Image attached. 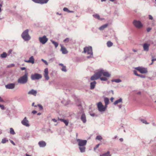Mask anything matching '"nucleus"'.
<instances>
[{"mask_svg": "<svg viewBox=\"0 0 156 156\" xmlns=\"http://www.w3.org/2000/svg\"><path fill=\"white\" fill-rule=\"evenodd\" d=\"M14 66H15V65L14 64H11L8 65L7 66V67H8V68Z\"/></svg>", "mask_w": 156, "mask_h": 156, "instance_id": "nucleus-40", "label": "nucleus"}, {"mask_svg": "<svg viewBox=\"0 0 156 156\" xmlns=\"http://www.w3.org/2000/svg\"><path fill=\"white\" fill-rule=\"evenodd\" d=\"M10 142L14 145H15V143L14 142L11 140H10Z\"/></svg>", "mask_w": 156, "mask_h": 156, "instance_id": "nucleus-50", "label": "nucleus"}, {"mask_svg": "<svg viewBox=\"0 0 156 156\" xmlns=\"http://www.w3.org/2000/svg\"><path fill=\"white\" fill-rule=\"evenodd\" d=\"M113 45V43L112 42H111L110 41H108L107 42V46L108 47H110L111 46H112Z\"/></svg>", "mask_w": 156, "mask_h": 156, "instance_id": "nucleus-31", "label": "nucleus"}, {"mask_svg": "<svg viewBox=\"0 0 156 156\" xmlns=\"http://www.w3.org/2000/svg\"><path fill=\"white\" fill-rule=\"evenodd\" d=\"M119 108H121L122 107V105H119Z\"/></svg>", "mask_w": 156, "mask_h": 156, "instance_id": "nucleus-62", "label": "nucleus"}, {"mask_svg": "<svg viewBox=\"0 0 156 156\" xmlns=\"http://www.w3.org/2000/svg\"><path fill=\"white\" fill-rule=\"evenodd\" d=\"M58 120L63 122L66 126H67L69 123V121L68 120H65L62 119H58Z\"/></svg>", "mask_w": 156, "mask_h": 156, "instance_id": "nucleus-23", "label": "nucleus"}, {"mask_svg": "<svg viewBox=\"0 0 156 156\" xmlns=\"http://www.w3.org/2000/svg\"><path fill=\"white\" fill-rule=\"evenodd\" d=\"M122 99L121 98H120L118 100H116L114 103V105H116L118 103H120L122 102Z\"/></svg>", "mask_w": 156, "mask_h": 156, "instance_id": "nucleus-28", "label": "nucleus"}, {"mask_svg": "<svg viewBox=\"0 0 156 156\" xmlns=\"http://www.w3.org/2000/svg\"><path fill=\"white\" fill-rule=\"evenodd\" d=\"M21 123L24 126L26 127H29L30 125L29 124V122L27 119L26 117H25L21 121Z\"/></svg>", "mask_w": 156, "mask_h": 156, "instance_id": "nucleus-12", "label": "nucleus"}, {"mask_svg": "<svg viewBox=\"0 0 156 156\" xmlns=\"http://www.w3.org/2000/svg\"><path fill=\"white\" fill-rule=\"evenodd\" d=\"M90 115L92 116H94L95 115V114L94 113H91L90 114Z\"/></svg>", "mask_w": 156, "mask_h": 156, "instance_id": "nucleus-56", "label": "nucleus"}, {"mask_svg": "<svg viewBox=\"0 0 156 156\" xmlns=\"http://www.w3.org/2000/svg\"><path fill=\"white\" fill-rule=\"evenodd\" d=\"M29 31V30L26 29L22 34L21 37L25 41H29L31 39V37L28 33Z\"/></svg>", "mask_w": 156, "mask_h": 156, "instance_id": "nucleus-3", "label": "nucleus"}, {"mask_svg": "<svg viewBox=\"0 0 156 156\" xmlns=\"http://www.w3.org/2000/svg\"><path fill=\"white\" fill-rule=\"evenodd\" d=\"M42 77V76L41 74L36 73L34 74H32L31 76V78L32 80H34L40 79Z\"/></svg>", "mask_w": 156, "mask_h": 156, "instance_id": "nucleus-8", "label": "nucleus"}, {"mask_svg": "<svg viewBox=\"0 0 156 156\" xmlns=\"http://www.w3.org/2000/svg\"><path fill=\"white\" fill-rule=\"evenodd\" d=\"M48 71L47 68L45 69L44 70V76L45 79L47 80H48L49 79V77L48 75Z\"/></svg>", "mask_w": 156, "mask_h": 156, "instance_id": "nucleus-15", "label": "nucleus"}, {"mask_svg": "<svg viewBox=\"0 0 156 156\" xmlns=\"http://www.w3.org/2000/svg\"><path fill=\"white\" fill-rule=\"evenodd\" d=\"M37 105L39 107V108L40 109H41V110L43 109V107L40 104H38V105Z\"/></svg>", "mask_w": 156, "mask_h": 156, "instance_id": "nucleus-43", "label": "nucleus"}, {"mask_svg": "<svg viewBox=\"0 0 156 156\" xmlns=\"http://www.w3.org/2000/svg\"><path fill=\"white\" fill-rule=\"evenodd\" d=\"M28 74L26 72L24 75L20 77L17 80V83H19L24 84L26 83L28 81Z\"/></svg>", "mask_w": 156, "mask_h": 156, "instance_id": "nucleus-2", "label": "nucleus"}, {"mask_svg": "<svg viewBox=\"0 0 156 156\" xmlns=\"http://www.w3.org/2000/svg\"><path fill=\"white\" fill-rule=\"evenodd\" d=\"M61 51H62V53L64 54H67L68 52V51H67L66 48L62 46L61 48Z\"/></svg>", "mask_w": 156, "mask_h": 156, "instance_id": "nucleus-21", "label": "nucleus"}, {"mask_svg": "<svg viewBox=\"0 0 156 156\" xmlns=\"http://www.w3.org/2000/svg\"><path fill=\"white\" fill-rule=\"evenodd\" d=\"M138 76L140 77L141 78H144L145 77V76H144L142 75L139 74L138 75Z\"/></svg>", "mask_w": 156, "mask_h": 156, "instance_id": "nucleus-45", "label": "nucleus"}, {"mask_svg": "<svg viewBox=\"0 0 156 156\" xmlns=\"http://www.w3.org/2000/svg\"><path fill=\"white\" fill-rule=\"evenodd\" d=\"M7 54L5 52H3L2 54H1V56L2 58H4L6 57Z\"/></svg>", "mask_w": 156, "mask_h": 156, "instance_id": "nucleus-35", "label": "nucleus"}, {"mask_svg": "<svg viewBox=\"0 0 156 156\" xmlns=\"http://www.w3.org/2000/svg\"><path fill=\"white\" fill-rule=\"evenodd\" d=\"M52 120L54 122H57V120L55 119H52Z\"/></svg>", "mask_w": 156, "mask_h": 156, "instance_id": "nucleus-53", "label": "nucleus"}, {"mask_svg": "<svg viewBox=\"0 0 156 156\" xmlns=\"http://www.w3.org/2000/svg\"><path fill=\"white\" fill-rule=\"evenodd\" d=\"M112 82H115L117 83H120L122 82L121 80L119 79H113L112 80Z\"/></svg>", "mask_w": 156, "mask_h": 156, "instance_id": "nucleus-26", "label": "nucleus"}, {"mask_svg": "<svg viewBox=\"0 0 156 156\" xmlns=\"http://www.w3.org/2000/svg\"><path fill=\"white\" fill-rule=\"evenodd\" d=\"M34 2L41 4L47 3L49 0H32Z\"/></svg>", "mask_w": 156, "mask_h": 156, "instance_id": "nucleus-13", "label": "nucleus"}, {"mask_svg": "<svg viewBox=\"0 0 156 156\" xmlns=\"http://www.w3.org/2000/svg\"><path fill=\"white\" fill-rule=\"evenodd\" d=\"M100 77L101 76L99 70H98L97 72L95 73L94 75L91 77L90 80H97L100 78Z\"/></svg>", "mask_w": 156, "mask_h": 156, "instance_id": "nucleus-11", "label": "nucleus"}, {"mask_svg": "<svg viewBox=\"0 0 156 156\" xmlns=\"http://www.w3.org/2000/svg\"><path fill=\"white\" fill-rule=\"evenodd\" d=\"M140 121L143 123L146 124H148L149 123V122H147V121L144 119H140Z\"/></svg>", "mask_w": 156, "mask_h": 156, "instance_id": "nucleus-32", "label": "nucleus"}, {"mask_svg": "<svg viewBox=\"0 0 156 156\" xmlns=\"http://www.w3.org/2000/svg\"><path fill=\"white\" fill-rule=\"evenodd\" d=\"M119 140L121 142H122L123 141V139L122 138H120L119 139Z\"/></svg>", "mask_w": 156, "mask_h": 156, "instance_id": "nucleus-60", "label": "nucleus"}, {"mask_svg": "<svg viewBox=\"0 0 156 156\" xmlns=\"http://www.w3.org/2000/svg\"><path fill=\"white\" fill-rule=\"evenodd\" d=\"M133 73H134V74L135 75H136V76H138V75L139 74L137 73V72H136V70H134L133 71Z\"/></svg>", "mask_w": 156, "mask_h": 156, "instance_id": "nucleus-47", "label": "nucleus"}, {"mask_svg": "<svg viewBox=\"0 0 156 156\" xmlns=\"http://www.w3.org/2000/svg\"><path fill=\"white\" fill-rule=\"evenodd\" d=\"M48 40V39L47 38L46 36L45 35L42 37H39V40L40 42L42 44H45Z\"/></svg>", "mask_w": 156, "mask_h": 156, "instance_id": "nucleus-9", "label": "nucleus"}, {"mask_svg": "<svg viewBox=\"0 0 156 156\" xmlns=\"http://www.w3.org/2000/svg\"><path fill=\"white\" fill-rule=\"evenodd\" d=\"M63 10L64 11L67 12H68V11H69L68 9L66 7L64 8Z\"/></svg>", "mask_w": 156, "mask_h": 156, "instance_id": "nucleus-42", "label": "nucleus"}, {"mask_svg": "<svg viewBox=\"0 0 156 156\" xmlns=\"http://www.w3.org/2000/svg\"><path fill=\"white\" fill-rule=\"evenodd\" d=\"M100 156H111V155L110 154V152L108 151L106 153L100 155Z\"/></svg>", "mask_w": 156, "mask_h": 156, "instance_id": "nucleus-25", "label": "nucleus"}, {"mask_svg": "<svg viewBox=\"0 0 156 156\" xmlns=\"http://www.w3.org/2000/svg\"><path fill=\"white\" fill-rule=\"evenodd\" d=\"M69 41V38H66L64 41V42H68Z\"/></svg>", "mask_w": 156, "mask_h": 156, "instance_id": "nucleus-49", "label": "nucleus"}, {"mask_svg": "<svg viewBox=\"0 0 156 156\" xmlns=\"http://www.w3.org/2000/svg\"><path fill=\"white\" fill-rule=\"evenodd\" d=\"M96 84V82L95 81L91 82L90 83V89L92 90L94 89Z\"/></svg>", "mask_w": 156, "mask_h": 156, "instance_id": "nucleus-20", "label": "nucleus"}, {"mask_svg": "<svg viewBox=\"0 0 156 156\" xmlns=\"http://www.w3.org/2000/svg\"><path fill=\"white\" fill-rule=\"evenodd\" d=\"M37 94V91L33 89H31L28 92V94L32 95L34 96H36V95Z\"/></svg>", "mask_w": 156, "mask_h": 156, "instance_id": "nucleus-16", "label": "nucleus"}, {"mask_svg": "<svg viewBox=\"0 0 156 156\" xmlns=\"http://www.w3.org/2000/svg\"><path fill=\"white\" fill-rule=\"evenodd\" d=\"M83 52L85 53H87L88 55H90V56H87V58L93 57V53L91 47H85L84 48Z\"/></svg>", "mask_w": 156, "mask_h": 156, "instance_id": "nucleus-4", "label": "nucleus"}, {"mask_svg": "<svg viewBox=\"0 0 156 156\" xmlns=\"http://www.w3.org/2000/svg\"><path fill=\"white\" fill-rule=\"evenodd\" d=\"M135 69L141 73H147V69L145 68L138 67L135 68Z\"/></svg>", "mask_w": 156, "mask_h": 156, "instance_id": "nucleus-10", "label": "nucleus"}, {"mask_svg": "<svg viewBox=\"0 0 156 156\" xmlns=\"http://www.w3.org/2000/svg\"><path fill=\"white\" fill-rule=\"evenodd\" d=\"M133 24L138 29H140L143 27L142 24L139 20H135L133 21Z\"/></svg>", "mask_w": 156, "mask_h": 156, "instance_id": "nucleus-6", "label": "nucleus"}, {"mask_svg": "<svg viewBox=\"0 0 156 156\" xmlns=\"http://www.w3.org/2000/svg\"><path fill=\"white\" fill-rule=\"evenodd\" d=\"M102 139V137L100 135H98L97 136L96 138V140H101Z\"/></svg>", "mask_w": 156, "mask_h": 156, "instance_id": "nucleus-30", "label": "nucleus"}, {"mask_svg": "<svg viewBox=\"0 0 156 156\" xmlns=\"http://www.w3.org/2000/svg\"><path fill=\"white\" fill-rule=\"evenodd\" d=\"M41 113H40V112H39V113H37V115H41Z\"/></svg>", "mask_w": 156, "mask_h": 156, "instance_id": "nucleus-63", "label": "nucleus"}, {"mask_svg": "<svg viewBox=\"0 0 156 156\" xmlns=\"http://www.w3.org/2000/svg\"><path fill=\"white\" fill-rule=\"evenodd\" d=\"M98 70L101 77V76H102L107 77H110L111 75V74H110L108 72L105 71L103 69H101L99 70Z\"/></svg>", "mask_w": 156, "mask_h": 156, "instance_id": "nucleus-7", "label": "nucleus"}, {"mask_svg": "<svg viewBox=\"0 0 156 156\" xmlns=\"http://www.w3.org/2000/svg\"><path fill=\"white\" fill-rule=\"evenodd\" d=\"M37 113V111L35 110H34L32 112V113L33 114H35Z\"/></svg>", "mask_w": 156, "mask_h": 156, "instance_id": "nucleus-52", "label": "nucleus"}, {"mask_svg": "<svg viewBox=\"0 0 156 156\" xmlns=\"http://www.w3.org/2000/svg\"><path fill=\"white\" fill-rule=\"evenodd\" d=\"M51 42L54 45L56 48L58 46V43L57 42H56L52 40H51Z\"/></svg>", "mask_w": 156, "mask_h": 156, "instance_id": "nucleus-29", "label": "nucleus"}, {"mask_svg": "<svg viewBox=\"0 0 156 156\" xmlns=\"http://www.w3.org/2000/svg\"><path fill=\"white\" fill-rule=\"evenodd\" d=\"M141 94V93L140 92H138L137 93V94Z\"/></svg>", "mask_w": 156, "mask_h": 156, "instance_id": "nucleus-64", "label": "nucleus"}, {"mask_svg": "<svg viewBox=\"0 0 156 156\" xmlns=\"http://www.w3.org/2000/svg\"><path fill=\"white\" fill-rule=\"evenodd\" d=\"M99 145H100V144H97L96 146L94 148V150H95L96 149H97L99 147Z\"/></svg>", "mask_w": 156, "mask_h": 156, "instance_id": "nucleus-46", "label": "nucleus"}, {"mask_svg": "<svg viewBox=\"0 0 156 156\" xmlns=\"http://www.w3.org/2000/svg\"><path fill=\"white\" fill-rule=\"evenodd\" d=\"M25 62L27 63H30L29 60H25Z\"/></svg>", "mask_w": 156, "mask_h": 156, "instance_id": "nucleus-61", "label": "nucleus"}, {"mask_svg": "<svg viewBox=\"0 0 156 156\" xmlns=\"http://www.w3.org/2000/svg\"><path fill=\"white\" fill-rule=\"evenodd\" d=\"M15 85L14 83H10L5 85V87L7 89H12L15 88Z\"/></svg>", "mask_w": 156, "mask_h": 156, "instance_id": "nucleus-14", "label": "nucleus"}, {"mask_svg": "<svg viewBox=\"0 0 156 156\" xmlns=\"http://www.w3.org/2000/svg\"><path fill=\"white\" fill-rule=\"evenodd\" d=\"M114 99V98H113V97H112L111 99H110V100H111V101L112 102L113 101V100Z\"/></svg>", "mask_w": 156, "mask_h": 156, "instance_id": "nucleus-55", "label": "nucleus"}, {"mask_svg": "<svg viewBox=\"0 0 156 156\" xmlns=\"http://www.w3.org/2000/svg\"><path fill=\"white\" fill-rule=\"evenodd\" d=\"M108 24H105L99 27L98 29L101 30H103L108 27Z\"/></svg>", "mask_w": 156, "mask_h": 156, "instance_id": "nucleus-24", "label": "nucleus"}, {"mask_svg": "<svg viewBox=\"0 0 156 156\" xmlns=\"http://www.w3.org/2000/svg\"><path fill=\"white\" fill-rule=\"evenodd\" d=\"M41 61H42L46 65H48V63L46 60H45L43 59H42Z\"/></svg>", "mask_w": 156, "mask_h": 156, "instance_id": "nucleus-41", "label": "nucleus"}, {"mask_svg": "<svg viewBox=\"0 0 156 156\" xmlns=\"http://www.w3.org/2000/svg\"><path fill=\"white\" fill-rule=\"evenodd\" d=\"M61 70L62 71H64V72H66L67 71L66 67L65 66L62 67V68L61 69Z\"/></svg>", "mask_w": 156, "mask_h": 156, "instance_id": "nucleus-38", "label": "nucleus"}, {"mask_svg": "<svg viewBox=\"0 0 156 156\" xmlns=\"http://www.w3.org/2000/svg\"><path fill=\"white\" fill-rule=\"evenodd\" d=\"M0 108H1L2 110H3L5 109V107L4 105H0Z\"/></svg>", "mask_w": 156, "mask_h": 156, "instance_id": "nucleus-44", "label": "nucleus"}, {"mask_svg": "<svg viewBox=\"0 0 156 156\" xmlns=\"http://www.w3.org/2000/svg\"><path fill=\"white\" fill-rule=\"evenodd\" d=\"M10 133L11 134H12V135H14V134H15V133L13 129L12 128H10Z\"/></svg>", "mask_w": 156, "mask_h": 156, "instance_id": "nucleus-33", "label": "nucleus"}, {"mask_svg": "<svg viewBox=\"0 0 156 156\" xmlns=\"http://www.w3.org/2000/svg\"><path fill=\"white\" fill-rule=\"evenodd\" d=\"M4 102L3 100L1 98V97L0 96V102Z\"/></svg>", "mask_w": 156, "mask_h": 156, "instance_id": "nucleus-54", "label": "nucleus"}, {"mask_svg": "<svg viewBox=\"0 0 156 156\" xmlns=\"http://www.w3.org/2000/svg\"><path fill=\"white\" fill-rule=\"evenodd\" d=\"M149 19L151 20H152L153 19V17L152 16L150 15H149Z\"/></svg>", "mask_w": 156, "mask_h": 156, "instance_id": "nucleus-48", "label": "nucleus"}, {"mask_svg": "<svg viewBox=\"0 0 156 156\" xmlns=\"http://www.w3.org/2000/svg\"><path fill=\"white\" fill-rule=\"evenodd\" d=\"M104 101L105 103V105L107 107V105L109 103V99L108 98L105 97L104 98Z\"/></svg>", "mask_w": 156, "mask_h": 156, "instance_id": "nucleus-22", "label": "nucleus"}, {"mask_svg": "<svg viewBox=\"0 0 156 156\" xmlns=\"http://www.w3.org/2000/svg\"><path fill=\"white\" fill-rule=\"evenodd\" d=\"M81 119L83 123H86V117L85 114L83 113H82L81 116Z\"/></svg>", "mask_w": 156, "mask_h": 156, "instance_id": "nucleus-19", "label": "nucleus"}, {"mask_svg": "<svg viewBox=\"0 0 156 156\" xmlns=\"http://www.w3.org/2000/svg\"><path fill=\"white\" fill-rule=\"evenodd\" d=\"M21 69L22 70H24L25 69H26V68L25 67H21Z\"/></svg>", "mask_w": 156, "mask_h": 156, "instance_id": "nucleus-57", "label": "nucleus"}, {"mask_svg": "<svg viewBox=\"0 0 156 156\" xmlns=\"http://www.w3.org/2000/svg\"><path fill=\"white\" fill-rule=\"evenodd\" d=\"M59 65L61 66H62V67L64 66V65L62 63H59Z\"/></svg>", "mask_w": 156, "mask_h": 156, "instance_id": "nucleus-59", "label": "nucleus"}, {"mask_svg": "<svg viewBox=\"0 0 156 156\" xmlns=\"http://www.w3.org/2000/svg\"><path fill=\"white\" fill-rule=\"evenodd\" d=\"M6 141H8V140H6L5 138H4L2 140L1 142L2 144H5Z\"/></svg>", "mask_w": 156, "mask_h": 156, "instance_id": "nucleus-37", "label": "nucleus"}, {"mask_svg": "<svg viewBox=\"0 0 156 156\" xmlns=\"http://www.w3.org/2000/svg\"><path fill=\"white\" fill-rule=\"evenodd\" d=\"M34 58L33 56H31L29 58V60L30 63H32V64H34Z\"/></svg>", "mask_w": 156, "mask_h": 156, "instance_id": "nucleus-27", "label": "nucleus"}, {"mask_svg": "<svg viewBox=\"0 0 156 156\" xmlns=\"http://www.w3.org/2000/svg\"><path fill=\"white\" fill-rule=\"evenodd\" d=\"M38 144L40 147H44L46 145V142L43 141H39L38 143Z\"/></svg>", "mask_w": 156, "mask_h": 156, "instance_id": "nucleus-18", "label": "nucleus"}, {"mask_svg": "<svg viewBox=\"0 0 156 156\" xmlns=\"http://www.w3.org/2000/svg\"><path fill=\"white\" fill-rule=\"evenodd\" d=\"M151 28L149 27L147 29V32H149L151 30Z\"/></svg>", "mask_w": 156, "mask_h": 156, "instance_id": "nucleus-51", "label": "nucleus"}, {"mask_svg": "<svg viewBox=\"0 0 156 156\" xmlns=\"http://www.w3.org/2000/svg\"><path fill=\"white\" fill-rule=\"evenodd\" d=\"M100 79L101 81H106L108 79L106 77H100Z\"/></svg>", "mask_w": 156, "mask_h": 156, "instance_id": "nucleus-34", "label": "nucleus"}, {"mask_svg": "<svg viewBox=\"0 0 156 156\" xmlns=\"http://www.w3.org/2000/svg\"><path fill=\"white\" fill-rule=\"evenodd\" d=\"M150 44L147 43H144L143 45L144 50L145 51H148L149 50V48Z\"/></svg>", "mask_w": 156, "mask_h": 156, "instance_id": "nucleus-17", "label": "nucleus"}, {"mask_svg": "<svg viewBox=\"0 0 156 156\" xmlns=\"http://www.w3.org/2000/svg\"><path fill=\"white\" fill-rule=\"evenodd\" d=\"M97 105L98 111L101 112H105L107 108L105 105L104 106L101 102L98 103Z\"/></svg>", "mask_w": 156, "mask_h": 156, "instance_id": "nucleus-5", "label": "nucleus"}, {"mask_svg": "<svg viewBox=\"0 0 156 156\" xmlns=\"http://www.w3.org/2000/svg\"><path fill=\"white\" fill-rule=\"evenodd\" d=\"M79 108L80 110V113H82L83 112V109L81 107V106L80 105H79Z\"/></svg>", "mask_w": 156, "mask_h": 156, "instance_id": "nucleus-39", "label": "nucleus"}, {"mask_svg": "<svg viewBox=\"0 0 156 156\" xmlns=\"http://www.w3.org/2000/svg\"><path fill=\"white\" fill-rule=\"evenodd\" d=\"M152 62H154V61H156V58H152L151 60Z\"/></svg>", "mask_w": 156, "mask_h": 156, "instance_id": "nucleus-58", "label": "nucleus"}, {"mask_svg": "<svg viewBox=\"0 0 156 156\" xmlns=\"http://www.w3.org/2000/svg\"><path fill=\"white\" fill-rule=\"evenodd\" d=\"M93 16L94 17H95L98 19H100L99 16L98 14H95L93 15Z\"/></svg>", "mask_w": 156, "mask_h": 156, "instance_id": "nucleus-36", "label": "nucleus"}, {"mask_svg": "<svg viewBox=\"0 0 156 156\" xmlns=\"http://www.w3.org/2000/svg\"><path fill=\"white\" fill-rule=\"evenodd\" d=\"M77 141L78 142L79 148L81 153H83L85 151V146L87 143V140H86L77 139Z\"/></svg>", "mask_w": 156, "mask_h": 156, "instance_id": "nucleus-1", "label": "nucleus"}]
</instances>
